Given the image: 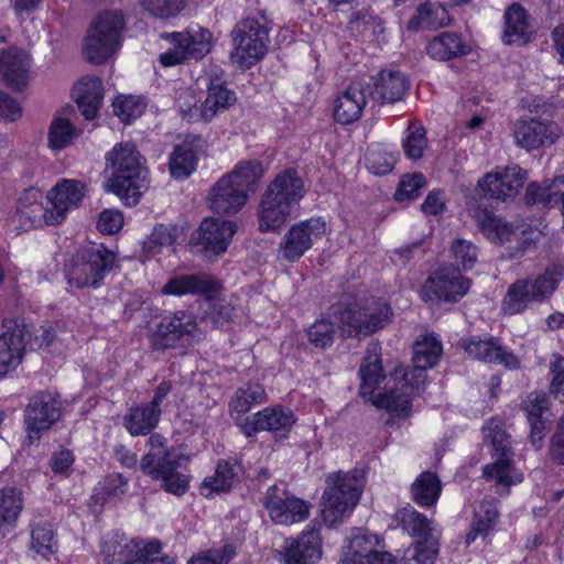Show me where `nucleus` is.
I'll use <instances>...</instances> for the list:
<instances>
[{
  "label": "nucleus",
  "mask_w": 564,
  "mask_h": 564,
  "mask_svg": "<svg viewBox=\"0 0 564 564\" xmlns=\"http://www.w3.org/2000/svg\"><path fill=\"white\" fill-rule=\"evenodd\" d=\"M85 196V186L75 180L58 182L46 195V206L40 199L39 189H26L19 198L18 213L26 228L62 223L67 213L79 207Z\"/></svg>",
  "instance_id": "nucleus-1"
},
{
  "label": "nucleus",
  "mask_w": 564,
  "mask_h": 564,
  "mask_svg": "<svg viewBox=\"0 0 564 564\" xmlns=\"http://www.w3.org/2000/svg\"><path fill=\"white\" fill-rule=\"evenodd\" d=\"M305 195L303 178L293 169L279 173L268 185L258 209L259 229L274 231L299 210Z\"/></svg>",
  "instance_id": "nucleus-2"
},
{
  "label": "nucleus",
  "mask_w": 564,
  "mask_h": 564,
  "mask_svg": "<svg viewBox=\"0 0 564 564\" xmlns=\"http://www.w3.org/2000/svg\"><path fill=\"white\" fill-rule=\"evenodd\" d=\"M107 166L111 167L109 188L127 206H135L148 188V171L142 156L131 143L116 145L106 155Z\"/></svg>",
  "instance_id": "nucleus-3"
},
{
  "label": "nucleus",
  "mask_w": 564,
  "mask_h": 564,
  "mask_svg": "<svg viewBox=\"0 0 564 564\" xmlns=\"http://www.w3.org/2000/svg\"><path fill=\"white\" fill-rule=\"evenodd\" d=\"M148 452L140 462V469L161 487L174 495L183 496L189 488V475L181 470L187 458L176 448L169 447L160 434H152L148 440Z\"/></svg>",
  "instance_id": "nucleus-4"
},
{
  "label": "nucleus",
  "mask_w": 564,
  "mask_h": 564,
  "mask_svg": "<svg viewBox=\"0 0 564 564\" xmlns=\"http://www.w3.org/2000/svg\"><path fill=\"white\" fill-rule=\"evenodd\" d=\"M123 15L118 11H104L97 15L87 30L82 44L86 62L101 65L120 47Z\"/></svg>",
  "instance_id": "nucleus-5"
},
{
  "label": "nucleus",
  "mask_w": 564,
  "mask_h": 564,
  "mask_svg": "<svg viewBox=\"0 0 564 564\" xmlns=\"http://www.w3.org/2000/svg\"><path fill=\"white\" fill-rule=\"evenodd\" d=\"M326 484L322 514L324 521L333 527L341 522L357 506L364 488V478L357 471H338L328 475Z\"/></svg>",
  "instance_id": "nucleus-6"
},
{
  "label": "nucleus",
  "mask_w": 564,
  "mask_h": 564,
  "mask_svg": "<svg viewBox=\"0 0 564 564\" xmlns=\"http://www.w3.org/2000/svg\"><path fill=\"white\" fill-rule=\"evenodd\" d=\"M564 276V265L553 263L534 280H518L508 288L502 306L506 313L519 314L532 302L547 300Z\"/></svg>",
  "instance_id": "nucleus-7"
},
{
  "label": "nucleus",
  "mask_w": 564,
  "mask_h": 564,
  "mask_svg": "<svg viewBox=\"0 0 564 564\" xmlns=\"http://www.w3.org/2000/svg\"><path fill=\"white\" fill-rule=\"evenodd\" d=\"M116 260V253L102 245L85 248L65 264L67 282L77 289L97 288Z\"/></svg>",
  "instance_id": "nucleus-8"
},
{
  "label": "nucleus",
  "mask_w": 564,
  "mask_h": 564,
  "mask_svg": "<svg viewBox=\"0 0 564 564\" xmlns=\"http://www.w3.org/2000/svg\"><path fill=\"white\" fill-rule=\"evenodd\" d=\"M334 315L344 336L369 335L389 322L391 307L383 300H373L362 308L338 306Z\"/></svg>",
  "instance_id": "nucleus-9"
},
{
  "label": "nucleus",
  "mask_w": 564,
  "mask_h": 564,
  "mask_svg": "<svg viewBox=\"0 0 564 564\" xmlns=\"http://www.w3.org/2000/svg\"><path fill=\"white\" fill-rule=\"evenodd\" d=\"M486 431L485 437L492 446L495 462L484 466L482 475L506 489L521 482L522 475L513 467L509 436L506 431L496 421H491Z\"/></svg>",
  "instance_id": "nucleus-10"
},
{
  "label": "nucleus",
  "mask_w": 564,
  "mask_h": 564,
  "mask_svg": "<svg viewBox=\"0 0 564 564\" xmlns=\"http://www.w3.org/2000/svg\"><path fill=\"white\" fill-rule=\"evenodd\" d=\"M235 50L230 54L232 63L250 68L267 53L268 31L256 19H245L231 32Z\"/></svg>",
  "instance_id": "nucleus-11"
},
{
  "label": "nucleus",
  "mask_w": 564,
  "mask_h": 564,
  "mask_svg": "<svg viewBox=\"0 0 564 564\" xmlns=\"http://www.w3.org/2000/svg\"><path fill=\"white\" fill-rule=\"evenodd\" d=\"M200 337L202 332L193 313L176 311L162 318L150 336V343L155 350H166L178 343H191Z\"/></svg>",
  "instance_id": "nucleus-12"
},
{
  "label": "nucleus",
  "mask_w": 564,
  "mask_h": 564,
  "mask_svg": "<svg viewBox=\"0 0 564 564\" xmlns=\"http://www.w3.org/2000/svg\"><path fill=\"white\" fill-rule=\"evenodd\" d=\"M262 505L270 519L279 525H291L306 520L311 505L292 495L285 488L270 486L263 495Z\"/></svg>",
  "instance_id": "nucleus-13"
},
{
  "label": "nucleus",
  "mask_w": 564,
  "mask_h": 564,
  "mask_svg": "<svg viewBox=\"0 0 564 564\" xmlns=\"http://www.w3.org/2000/svg\"><path fill=\"white\" fill-rule=\"evenodd\" d=\"M426 369L415 365L409 372L395 369L390 379L394 382L399 379L395 387L375 397L373 404L377 408L386 409L399 415H406L411 406L410 390L420 389V386L424 383Z\"/></svg>",
  "instance_id": "nucleus-14"
},
{
  "label": "nucleus",
  "mask_w": 564,
  "mask_h": 564,
  "mask_svg": "<svg viewBox=\"0 0 564 564\" xmlns=\"http://www.w3.org/2000/svg\"><path fill=\"white\" fill-rule=\"evenodd\" d=\"M62 416L61 401L52 392L32 397L24 410V426L31 443L39 441Z\"/></svg>",
  "instance_id": "nucleus-15"
},
{
  "label": "nucleus",
  "mask_w": 564,
  "mask_h": 564,
  "mask_svg": "<svg viewBox=\"0 0 564 564\" xmlns=\"http://www.w3.org/2000/svg\"><path fill=\"white\" fill-rule=\"evenodd\" d=\"M524 180L525 172L519 165H511L484 175L478 180L477 191L481 198L508 202L518 195Z\"/></svg>",
  "instance_id": "nucleus-16"
},
{
  "label": "nucleus",
  "mask_w": 564,
  "mask_h": 564,
  "mask_svg": "<svg viewBox=\"0 0 564 564\" xmlns=\"http://www.w3.org/2000/svg\"><path fill=\"white\" fill-rule=\"evenodd\" d=\"M469 288V280L457 269L442 267L425 281L422 294L425 301L456 303Z\"/></svg>",
  "instance_id": "nucleus-17"
},
{
  "label": "nucleus",
  "mask_w": 564,
  "mask_h": 564,
  "mask_svg": "<svg viewBox=\"0 0 564 564\" xmlns=\"http://www.w3.org/2000/svg\"><path fill=\"white\" fill-rule=\"evenodd\" d=\"M325 234L326 223L321 217L297 223L284 235L280 245V256L288 261H296Z\"/></svg>",
  "instance_id": "nucleus-18"
},
{
  "label": "nucleus",
  "mask_w": 564,
  "mask_h": 564,
  "mask_svg": "<svg viewBox=\"0 0 564 564\" xmlns=\"http://www.w3.org/2000/svg\"><path fill=\"white\" fill-rule=\"evenodd\" d=\"M235 231L234 224L228 220L206 218L192 239L196 246L202 247L204 257L212 260L227 250Z\"/></svg>",
  "instance_id": "nucleus-19"
},
{
  "label": "nucleus",
  "mask_w": 564,
  "mask_h": 564,
  "mask_svg": "<svg viewBox=\"0 0 564 564\" xmlns=\"http://www.w3.org/2000/svg\"><path fill=\"white\" fill-rule=\"evenodd\" d=\"M465 352L477 360L517 368V357L494 337L470 336L459 343Z\"/></svg>",
  "instance_id": "nucleus-20"
},
{
  "label": "nucleus",
  "mask_w": 564,
  "mask_h": 564,
  "mask_svg": "<svg viewBox=\"0 0 564 564\" xmlns=\"http://www.w3.org/2000/svg\"><path fill=\"white\" fill-rule=\"evenodd\" d=\"M557 135V127L554 123L533 118L518 120L513 128L516 144L527 151L551 145Z\"/></svg>",
  "instance_id": "nucleus-21"
},
{
  "label": "nucleus",
  "mask_w": 564,
  "mask_h": 564,
  "mask_svg": "<svg viewBox=\"0 0 564 564\" xmlns=\"http://www.w3.org/2000/svg\"><path fill=\"white\" fill-rule=\"evenodd\" d=\"M370 94L372 93L369 84L360 82L351 84L335 99V120L341 124L358 120Z\"/></svg>",
  "instance_id": "nucleus-22"
},
{
  "label": "nucleus",
  "mask_w": 564,
  "mask_h": 564,
  "mask_svg": "<svg viewBox=\"0 0 564 564\" xmlns=\"http://www.w3.org/2000/svg\"><path fill=\"white\" fill-rule=\"evenodd\" d=\"M281 556L284 564H315L322 556L319 533L312 529L303 531L294 540H286Z\"/></svg>",
  "instance_id": "nucleus-23"
},
{
  "label": "nucleus",
  "mask_w": 564,
  "mask_h": 564,
  "mask_svg": "<svg viewBox=\"0 0 564 564\" xmlns=\"http://www.w3.org/2000/svg\"><path fill=\"white\" fill-rule=\"evenodd\" d=\"M293 424L292 411L282 406L263 409L256 413L252 419L247 417L243 423H240L247 436L262 431L288 432Z\"/></svg>",
  "instance_id": "nucleus-24"
},
{
  "label": "nucleus",
  "mask_w": 564,
  "mask_h": 564,
  "mask_svg": "<svg viewBox=\"0 0 564 564\" xmlns=\"http://www.w3.org/2000/svg\"><path fill=\"white\" fill-rule=\"evenodd\" d=\"M220 289V283L208 274H182L172 278L163 288V293L170 295L197 294L207 299L214 297Z\"/></svg>",
  "instance_id": "nucleus-25"
},
{
  "label": "nucleus",
  "mask_w": 564,
  "mask_h": 564,
  "mask_svg": "<svg viewBox=\"0 0 564 564\" xmlns=\"http://www.w3.org/2000/svg\"><path fill=\"white\" fill-rule=\"evenodd\" d=\"M209 206L217 214H235L248 199L243 189L235 186L229 177L223 176L209 192Z\"/></svg>",
  "instance_id": "nucleus-26"
},
{
  "label": "nucleus",
  "mask_w": 564,
  "mask_h": 564,
  "mask_svg": "<svg viewBox=\"0 0 564 564\" xmlns=\"http://www.w3.org/2000/svg\"><path fill=\"white\" fill-rule=\"evenodd\" d=\"M28 54L15 47L2 51L0 55V76L13 89L20 90L29 80Z\"/></svg>",
  "instance_id": "nucleus-27"
},
{
  "label": "nucleus",
  "mask_w": 564,
  "mask_h": 564,
  "mask_svg": "<svg viewBox=\"0 0 564 564\" xmlns=\"http://www.w3.org/2000/svg\"><path fill=\"white\" fill-rule=\"evenodd\" d=\"M143 544L123 534L115 533L104 540L101 552L108 564H132L137 562V557H140Z\"/></svg>",
  "instance_id": "nucleus-28"
},
{
  "label": "nucleus",
  "mask_w": 564,
  "mask_h": 564,
  "mask_svg": "<svg viewBox=\"0 0 564 564\" xmlns=\"http://www.w3.org/2000/svg\"><path fill=\"white\" fill-rule=\"evenodd\" d=\"M73 95L83 116L87 120L94 119L104 98L101 79L94 75L83 77L75 86Z\"/></svg>",
  "instance_id": "nucleus-29"
},
{
  "label": "nucleus",
  "mask_w": 564,
  "mask_h": 564,
  "mask_svg": "<svg viewBox=\"0 0 564 564\" xmlns=\"http://www.w3.org/2000/svg\"><path fill=\"white\" fill-rule=\"evenodd\" d=\"M409 84L405 76L399 70H382L373 83L369 96L380 104H394L403 98Z\"/></svg>",
  "instance_id": "nucleus-30"
},
{
  "label": "nucleus",
  "mask_w": 564,
  "mask_h": 564,
  "mask_svg": "<svg viewBox=\"0 0 564 564\" xmlns=\"http://www.w3.org/2000/svg\"><path fill=\"white\" fill-rule=\"evenodd\" d=\"M235 91L228 89L220 78L210 79L205 101L200 105L199 116L203 120H212L218 112L227 110L235 105Z\"/></svg>",
  "instance_id": "nucleus-31"
},
{
  "label": "nucleus",
  "mask_w": 564,
  "mask_h": 564,
  "mask_svg": "<svg viewBox=\"0 0 564 564\" xmlns=\"http://www.w3.org/2000/svg\"><path fill=\"white\" fill-rule=\"evenodd\" d=\"M505 29L502 42L507 45L524 44L530 39V21L525 9L519 3H512L503 14Z\"/></svg>",
  "instance_id": "nucleus-32"
},
{
  "label": "nucleus",
  "mask_w": 564,
  "mask_h": 564,
  "mask_svg": "<svg viewBox=\"0 0 564 564\" xmlns=\"http://www.w3.org/2000/svg\"><path fill=\"white\" fill-rule=\"evenodd\" d=\"M24 508V496L17 487L0 489V534L13 531Z\"/></svg>",
  "instance_id": "nucleus-33"
},
{
  "label": "nucleus",
  "mask_w": 564,
  "mask_h": 564,
  "mask_svg": "<svg viewBox=\"0 0 564 564\" xmlns=\"http://www.w3.org/2000/svg\"><path fill=\"white\" fill-rule=\"evenodd\" d=\"M359 375L361 395L372 398L375 391L379 388V383L384 379L378 344L372 343L368 346Z\"/></svg>",
  "instance_id": "nucleus-34"
},
{
  "label": "nucleus",
  "mask_w": 564,
  "mask_h": 564,
  "mask_svg": "<svg viewBox=\"0 0 564 564\" xmlns=\"http://www.w3.org/2000/svg\"><path fill=\"white\" fill-rule=\"evenodd\" d=\"M24 351L23 332L14 328L0 335V377L14 369L22 360Z\"/></svg>",
  "instance_id": "nucleus-35"
},
{
  "label": "nucleus",
  "mask_w": 564,
  "mask_h": 564,
  "mask_svg": "<svg viewBox=\"0 0 564 564\" xmlns=\"http://www.w3.org/2000/svg\"><path fill=\"white\" fill-rule=\"evenodd\" d=\"M161 408L149 403L131 408L123 419V424L132 436L147 435L158 425Z\"/></svg>",
  "instance_id": "nucleus-36"
},
{
  "label": "nucleus",
  "mask_w": 564,
  "mask_h": 564,
  "mask_svg": "<svg viewBox=\"0 0 564 564\" xmlns=\"http://www.w3.org/2000/svg\"><path fill=\"white\" fill-rule=\"evenodd\" d=\"M180 43L187 59H199L210 51L212 34L208 30L191 29L184 33L170 35Z\"/></svg>",
  "instance_id": "nucleus-37"
},
{
  "label": "nucleus",
  "mask_w": 564,
  "mask_h": 564,
  "mask_svg": "<svg viewBox=\"0 0 564 564\" xmlns=\"http://www.w3.org/2000/svg\"><path fill=\"white\" fill-rule=\"evenodd\" d=\"M241 466L237 462L220 460L217 464L213 477H207L203 481V495L207 498L213 494L229 489L238 478Z\"/></svg>",
  "instance_id": "nucleus-38"
},
{
  "label": "nucleus",
  "mask_w": 564,
  "mask_h": 564,
  "mask_svg": "<svg viewBox=\"0 0 564 564\" xmlns=\"http://www.w3.org/2000/svg\"><path fill=\"white\" fill-rule=\"evenodd\" d=\"M469 47L456 33L443 32L427 45V54L435 59L446 61L467 54Z\"/></svg>",
  "instance_id": "nucleus-39"
},
{
  "label": "nucleus",
  "mask_w": 564,
  "mask_h": 564,
  "mask_svg": "<svg viewBox=\"0 0 564 564\" xmlns=\"http://www.w3.org/2000/svg\"><path fill=\"white\" fill-rule=\"evenodd\" d=\"M262 175V164L256 160H248L239 162L235 169L225 176L229 177L235 186L243 189L245 194L249 197V194L257 191Z\"/></svg>",
  "instance_id": "nucleus-40"
},
{
  "label": "nucleus",
  "mask_w": 564,
  "mask_h": 564,
  "mask_svg": "<svg viewBox=\"0 0 564 564\" xmlns=\"http://www.w3.org/2000/svg\"><path fill=\"white\" fill-rule=\"evenodd\" d=\"M265 392L259 383H248L239 388L230 402V414L236 421L242 420V416L251 410L253 405L265 401Z\"/></svg>",
  "instance_id": "nucleus-41"
},
{
  "label": "nucleus",
  "mask_w": 564,
  "mask_h": 564,
  "mask_svg": "<svg viewBox=\"0 0 564 564\" xmlns=\"http://www.w3.org/2000/svg\"><path fill=\"white\" fill-rule=\"evenodd\" d=\"M441 490V480L432 471H423L411 486L412 498L421 507L434 506Z\"/></svg>",
  "instance_id": "nucleus-42"
},
{
  "label": "nucleus",
  "mask_w": 564,
  "mask_h": 564,
  "mask_svg": "<svg viewBox=\"0 0 564 564\" xmlns=\"http://www.w3.org/2000/svg\"><path fill=\"white\" fill-rule=\"evenodd\" d=\"M197 152L188 142L177 144L170 155L169 170L176 180L187 178L196 169Z\"/></svg>",
  "instance_id": "nucleus-43"
},
{
  "label": "nucleus",
  "mask_w": 564,
  "mask_h": 564,
  "mask_svg": "<svg viewBox=\"0 0 564 564\" xmlns=\"http://www.w3.org/2000/svg\"><path fill=\"white\" fill-rule=\"evenodd\" d=\"M480 231L492 242L509 240L512 227L487 209H481L474 215Z\"/></svg>",
  "instance_id": "nucleus-44"
},
{
  "label": "nucleus",
  "mask_w": 564,
  "mask_h": 564,
  "mask_svg": "<svg viewBox=\"0 0 564 564\" xmlns=\"http://www.w3.org/2000/svg\"><path fill=\"white\" fill-rule=\"evenodd\" d=\"M449 22L447 10L433 3H424L419 7L417 14L410 19L409 29L436 30Z\"/></svg>",
  "instance_id": "nucleus-45"
},
{
  "label": "nucleus",
  "mask_w": 564,
  "mask_h": 564,
  "mask_svg": "<svg viewBox=\"0 0 564 564\" xmlns=\"http://www.w3.org/2000/svg\"><path fill=\"white\" fill-rule=\"evenodd\" d=\"M68 110H63L54 116L48 128V145L53 150H62L70 144L78 135V131L65 116Z\"/></svg>",
  "instance_id": "nucleus-46"
},
{
  "label": "nucleus",
  "mask_w": 564,
  "mask_h": 564,
  "mask_svg": "<svg viewBox=\"0 0 564 564\" xmlns=\"http://www.w3.org/2000/svg\"><path fill=\"white\" fill-rule=\"evenodd\" d=\"M442 344L433 334L421 336L414 344L413 364L421 368H432L442 354Z\"/></svg>",
  "instance_id": "nucleus-47"
},
{
  "label": "nucleus",
  "mask_w": 564,
  "mask_h": 564,
  "mask_svg": "<svg viewBox=\"0 0 564 564\" xmlns=\"http://www.w3.org/2000/svg\"><path fill=\"white\" fill-rule=\"evenodd\" d=\"M498 509L495 501H484L475 511L471 530L466 535V543L470 544L480 535L485 538L494 528L498 518Z\"/></svg>",
  "instance_id": "nucleus-48"
},
{
  "label": "nucleus",
  "mask_w": 564,
  "mask_h": 564,
  "mask_svg": "<svg viewBox=\"0 0 564 564\" xmlns=\"http://www.w3.org/2000/svg\"><path fill=\"white\" fill-rule=\"evenodd\" d=\"M57 549L56 534L51 523L37 522L31 530V550L44 558L53 555Z\"/></svg>",
  "instance_id": "nucleus-49"
},
{
  "label": "nucleus",
  "mask_w": 564,
  "mask_h": 564,
  "mask_svg": "<svg viewBox=\"0 0 564 564\" xmlns=\"http://www.w3.org/2000/svg\"><path fill=\"white\" fill-rule=\"evenodd\" d=\"M397 519L408 533L419 538V540L434 536L430 520L413 508L401 509L397 513Z\"/></svg>",
  "instance_id": "nucleus-50"
},
{
  "label": "nucleus",
  "mask_w": 564,
  "mask_h": 564,
  "mask_svg": "<svg viewBox=\"0 0 564 564\" xmlns=\"http://www.w3.org/2000/svg\"><path fill=\"white\" fill-rule=\"evenodd\" d=\"M438 551L435 536L419 540L413 547L406 549L404 561L406 564H433Z\"/></svg>",
  "instance_id": "nucleus-51"
},
{
  "label": "nucleus",
  "mask_w": 564,
  "mask_h": 564,
  "mask_svg": "<svg viewBox=\"0 0 564 564\" xmlns=\"http://www.w3.org/2000/svg\"><path fill=\"white\" fill-rule=\"evenodd\" d=\"M427 147L425 129L416 123H410L405 130L402 148L408 159L417 160L422 158Z\"/></svg>",
  "instance_id": "nucleus-52"
},
{
  "label": "nucleus",
  "mask_w": 564,
  "mask_h": 564,
  "mask_svg": "<svg viewBox=\"0 0 564 564\" xmlns=\"http://www.w3.org/2000/svg\"><path fill=\"white\" fill-rule=\"evenodd\" d=\"M113 113L124 123H130L139 118L144 109L145 102L141 97L137 96H119L115 99Z\"/></svg>",
  "instance_id": "nucleus-53"
},
{
  "label": "nucleus",
  "mask_w": 564,
  "mask_h": 564,
  "mask_svg": "<svg viewBox=\"0 0 564 564\" xmlns=\"http://www.w3.org/2000/svg\"><path fill=\"white\" fill-rule=\"evenodd\" d=\"M187 0H139L140 6L152 17L170 19L176 17Z\"/></svg>",
  "instance_id": "nucleus-54"
},
{
  "label": "nucleus",
  "mask_w": 564,
  "mask_h": 564,
  "mask_svg": "<svg viewBox=\"0 0 564 564\" xmlns=\"http://www.w3.org/2000/svg\"><path fill=\"white\" fill-rule=\"evenodd\" d=\"M235 555L236 547L225 544L220 547L199 551L187 561V564H228Z\"/></svg>",
  "instance_id": "nucleus-55"
},
{
  "label": "nucleus",
  "mask_w": 564,
  "mask_h": 564,
  "mask_svg": "<svg viewBox=\"0 0 564 564\" xmlns=\"http://www.w3.org/2000/svg\"><path fill=\"white\" fill-rule=\"evenodd\" d=\"M452 253L456 263L462 265L464 270L471 269L478 259L477 247L466 239L454 240Z\"/></svg>",
  "instance_id": "nucleus-56"
},
{
  "label": "nucleus",
  "mask_w": 564,
  "mask_h": 564,
  "mask_svg": "<svg viewBox=\"0 0 564 564\" xmlns=\"http://www.w3.org/2000/svg\"><path fill=\"white\" fill-rule=\"evenodd\" d=\"M425 186V178L421 173L405 175L397 189L394 197L399 202L412 200L421 194V189Z\"/></svg>",
  "instance_id": "nucleus-57"
},
{
  "label": "nucleus",
  "mask_w": 564,
  "mask_h": 564,
  "mask_svg": "<svg viewBox=\"0 0 564 564\" xmlns=\"http://www.w3.org/2000/svg\"><path fill=\"white\" fill-rule=\"evenodd\" d=\"M334 327L327 318L316 321L308 329L310 341L319 348H325L333 343Z\"/></svg>",
  "instance_id": "nucleus-58"
},
{
  "label": "nucleus",
  "mask_w": 564,
  "mask_h": 564,
  "mask_svg": "<svg viewBox=\"0 0 564 564\" xmlns=\"http://www.w3.org/2000/svg\"><path fill=\"white\" fill-rule=\"evenodd\" d=\"M132 564H175L174 560L161 552V543L150 541L142 545V553Z\"/></svg>",
  "instance_id": "nucleus-59"
},
{
  "label": "nucleus",
  "mask_w": 564,
  "mask_h": 564,
  "mask_svg": "<svg viewBox=\"0 0 564 564\" xmlns=\"http://www.w3.org/2000/svg\"><path fill=\"white\" fill-rule=\"evenodd\" d=\"M178 237V228L172 225H158L153 228L147 247L172 246Z\"/></svg>",
  "instance_id": "nucleus-60"
},
{
  "label": "nucleus",
  "mask_w": 564,
  "mask_h": 564,
  "mask_svg": "<svg viewBox=\"0 0 564 564\" xmlns=\"http://www.w3.org/2000/svg\"><path fill=\"white\" fill-rule=\"evenodd\" d=\"M367 167L375 175H386L392 171L394 159L392 155L371 150L366 154Z\"/></svg>",
  "instance_id": "nucleus-61"
},
{
  "label": "nucleus",
  "mask_w": 564,
  "mask_h": 564,
  "mask_svg": "<svg viewBox=\"0 0 564 564\" xmlns=\"http://www.w3.org/2000/svg\"><path fill=\"white\" fill-rule=\"evenodd\" d=\"M549 400L545 393H531L524 402L528 420L546 419Z\"/></svg>",
  "instance_id": "nucleus-62"
},
{
  "label": "nucleus",
  "mask_w": 564,
  "mask_h": 564,
  "mask_svg": "<svg viewBox=\"0 0 564 564\" xmlns=\"http://www.w3.org/2000/svg\"><path fill=\"white\" fill-rule=\"evenodd\" d=\"M123 225L122 214L118 210H104L99 215L97 228L100 232L113 235L118 232Z\"/></svg>",
  "instance_id": "nucleus-63"
},
{
  "label": "nucleus",
  "mask_w": 564,
  "mask_h": 564,
  "mask_svg": "<svg viewBox=\"0 0 564 564\" xmlns=\"http://www.w3.org/2000/svg\"><path fill=\"white\" fill-rule=\"evenodd\" d=\"M550 454L552 459L564 465V415L561 417L558 429L552 437Z\"/></svg>",
  "instance_id": "nucleus-64"
}]
</instances>
